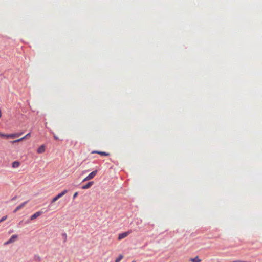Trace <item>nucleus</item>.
<instances>
[{
    "label": "nucleus",
    "instance_id": "2eb2a0df",
    "mask_svg": "<svg viewBox=\"0 0 262 262\" xmlns=\"http://www.w3.org/2000/svg\"><path fill=\"white\" fill-rule=\"evenodd\" d=\"M26 138V137L24 136V137H22V138H21L20 139H18L16 140L13 141H12V142L13 143H16V142H19L20 141H21L24 140Z\"/></svg>",
    "mask_w": 262,
    "mask_h": 262
},
{
    "label": "nucleus",
    "instance_id": "6ab92c4d",
    "mask_svg": "<svg viewBox=\"0 0 262 262\" xmlns=\"http://www.w3.org/2000/svg\"><path fill=\"white\" fill-rule=\"evenodd\" d=\"M23 134V133H15L14 135H15V138L16 137H18L19 136H20L21 134Z\"/></svg>",
    "mask_w": 262,
    "mask_h": 262
},
{
    "label": "nucleus",
    "instance_id": "b1692460",
    "mask_svg": "<svg viewBox=\"0 0 262 262\" xmlns=\"http://www.w3.org/2000/svg\"><path fill=\"white\" fill-rule=\"evenodd\" d=\"M2 117V112L1 110H0V118Z\"/></svg>",
    "mask_w": 262,
    "mask_h": 262
},
{
    "label": "nucleus",
    "instance_id": "5701e85b",
    "mask_svg": "<svg viewBox=\"0 0 262 262\" xmlns=\"http://www.w3.org/2000/svg\"><path fill=\"white\" fill-rule=\"evenodd\" d=\"M54 138L55 140H58V137L55 135H54Z\"/></svg>",
    "mask_w": 262,
    "mask_h": 262
},
{
    "label": "nucleus",
    "instance_id": "39448f33",
    "mask_svg": "<svg viewBox=\"0 0 262 262\" xmlns=\"http://www.w3.org/2000/svg\"><path fill=\"white\" fill-rule=\"evenodd\" d=\"M27 203V201L24 202L19 205H18L13 211L14 213H16L17 211L23 208Z\"/></svg>",
    "mask_w": 262,
    "mask_h": 262
},
{
    "label": "nucleus",
    "instance_id": "aec40b11",
    "mask_svg": "<svg viewBox=\"0 0 262 262\" xmlns=\"http://www.w3.org/2000/svg\"><path fill=\"white\" fill-rule=\"evenodd\" d=\"M78 194V193L77 192H76L74 194V195H73V199H74L75 198H76V197L77 196Z\"/></svg>",
    "mask_w": 262,
    "mask_h": 262
},
{
    "label": "nucleus",
    "instance_id": "4468645a",
    "mask_svg": "<svg viewBox=\"0 0 262 262\" xmlns=\"http://www.w3.org/2000/svg\"><path fill=\"white\" fill-rule=\"evenodd\" d=\"M26 138V137L24 136V137H22V138H21L20 139H18L16 140L13 141H12V142L13 143H16V142H19L20 141H21L24 140Z\"/></svg>",
    "mask_w": 262,
    "mask_h": 262
},
{
    "label": "nucleus",
    "instance_id": "393cba45",
    "mask_svg": "<svg viewBox=\"0 0 262 262\" xmlns=\"http://www.w3.org/2000/svg\"><path fill=\"white\" fill-rule=\"evenodd\" d=\"M132 262H135L134 261H132Z\"/></svg>",
    "mask_w": 262,
    "mask_h": 262
},
{
    "label": "nucleus",
    "instance_id": "7ed1b4c3",
    "mask_svg": "<svg viewBox=\"0 0 262 262\" xmlns=\"http://www.w3.org/2000/svg\"><path fill=\"white\" fill-rule=\"evenodd\" d=\"M132 232V230H128L127 232H125L123 233H122L121 234H119L118 235V240L120 241L126 237H127L128 235H129Z\"/></svg>",
    "mask_w": 262,
    "mask_h": 262
},
{
    "label": "nucleus",
    "instance_id": "9d476101",
    "mask_svg": "<svg viewBox=\"0 0 262 262\" xmlns=\"http://www.w3.org/2000/svg\"><path fill=\"white\" fill-rule=\"evenodd\" d=\"M190 261L191 262H201V259L199 258V256H196L194 258H190Z\"/></svg>",
    "mask_w": 262,
    "mask_h": 262
},
{
    "label": "nucleus",
    "instance_id": "f3484780",
    "mask_svg": "<svg viewBox=\"0 0 262 262\" xmlns=\"http://www.w3.org/2000/svg\"><path fill=\"white\" fill-rule=\"evenodd\" d=\"M6 137L7 138H10L12 139L15 138L14 134H6Z\"/></svg>",
    "mask_w": 262,
    "mask_h": 262
},
{
    "label": "nucleus",
    "instance_id": "ddd939ff",
    "mask_svg": "<svg viewBox=\"0 0 262 262\" xmlns=\"http://www.w3.org/2000/svg\"><path fill=\"white\" fill-rule=\"evenodd\" d=\"M26 138V137L24 136V137H22V138H21L20 139H18L16 140L13 141H12V142L13 143H16V142H19L20 141H21L24 140Z\"/></svg>",
    "mask_w": 262,
    "mask_h": 262
},
{
    "label": "nucleus",
    "instance_id": "412c9836",
    "mask_svg": "<svg viewBox=\"0 0 262 262\" xmlns=\"http://www.w3.org/2000/svg\"><path fill=\"white\" fill-rule=\"evenodd\" d=\"M6 134L0 133V137H6Z\"/></svg>",
    "mask_w": 262,
    "mask_h": 262
},
{
    "label": "nucleus",
    "instance_id": "0eeeda50",
    "mask_svg": "<svg viewBox=\"0 0 262 262\" xmlns=\"http://www.w3.org/2000/svg\"><path fill=\"white\" fill-rule=\"evenodd\" d=\"M91 154H98L103 156H108L110 155V153L105 151H92Z\"/></svg>",
    "mask_w": 262,
    "mask_h": 262
},
{
    "label": "nucleus",
    "instance_id": "f03ea898",
    "mask_svg": "<svg viewBox=\"0 0 262 262\" xmlns=\"http://www.w3.org/2000/svg\"><path fill=\"white\" fill-rule=\"evenodd\" d=\"M97 170H95L92 171L91 173H90L87 177H86L83 180V182L89 181L93 178H94V177L97 174Z\"/></svg>",
    "mask_w": 262,
    "mask_h": 262
},
{
    "label": "nucleus",
    "instance_id": "4be33fe9",
    "mask_svg": "<svg viewBox=\"0 0 262 262\" xmlns=\"http://www.w3.org/2000/svg\"><path fill=\"white\" fill-rule=\"evenodd\" d=\"M30 135H31L30 133H28L27 134H26V135L25 136V137H26V138H28V137H30Z\"/></svg>",
    "mask_w": 262,
    "mask_h": 262
},
{
    "label": "nucleus",
    "instance_id": "a211bd4d",
    "mask_svg": "<svg viewBox=\"0 0 262 262\" xmlns=\"http://www.w3.org/2000/svg\"><path fill=\"white\" fill-rule=\"evenodd\" d=\"M7 215H5V216L2 217L1 218V219H0V223L5 221L7 219Z\"/></svg>",
    "mask_w": 262,
    "mask_h": 262
},
{
    "label": "nucleus",
    "instance_id": "6e6552de",
    "mask_svg": "<svg viewBox=\"0 0 262 262\" xmlns=\"http://www.w3.org/2000/svg\"><path fill=\"white\" fill-rule=\"evenodd\" d=\"M93 184H94V182L93 181L89 182L86 185L82 186V188L83 189H87L90 188L93 185Z\"/></svg>",
    "mask_w": 262,
    "mask_h": 262
},
{
    "label": "nucleus",
    "instance_id": "423d86ee",
    "mask_svg": "<svg viewBox=\"0 0 262 262\" xmlns=\"http://www.w3.org/2000/svg\"><path fill=\"white\" fill-rule=\"evenodd\" d=\"M42 214V212H41V211L36 212L34 214H33L31 216L30 220H33L36 219L37 217H38V216H39L40 215H41Z\"/></svg>",
    "mask_w": 262,
    "mask_h": 262
},
{
    "label": "nucleus",
    "instance_id": "1a4fd4ad",
    "mask_svg": "<svg viewBox=\"0 0 262 262\" xmlns=\"http://www.w3.org/2000/svg\"><path fill=\"white\" fill-rule=\"evenodd\" d=\"M37 152L38 154H42L45 151V146L43 145H41L38 149H37Z\"/></svg>",
    "mask_w": 262,
    "mask_h": 262
},
{
    "label": "nucleus",
    "instance_id": "9b49d317",
    "mask_svg": "<svg viewBox=\"0 0 262 262\" xmlns=\"http://www.w3.org/2000/svg\"><path fill=\"white\" fill-rule=\"evenodd\" d=\"M13 168H18L20 166V163L18 161H14L12 164Z\"/></svg>",
    "mask_w": 262,
    "mask_h": 262
},
{
    "label": "nucleus",
    "instance_id": "20e7f679",
    "mask_svg": "<svg viewBox=\"0 0 262 262\" xmlns=\"http://www.w3.org/2000/svg\"><path fill=\"white\" fill-rule=\"evenodd\" d=\"M17 235H13L11 237V238L5 243V244L7 245V244L13 243L15 241V240L17 239Z\"/></svg>",
    "mask_w": 262,
    "mask_h": 262
},
{
    "label": "nucleus",
    "instance_id": "f8f14e48",
    "mask_svg": "<svg viewBox=\"0 0 262 262\" xmlns=\"http://www.w3.org/2000/svg\"><path fill=\"white\" fill-rule=\"evenodd\" d=\"M26 138V137L24 136V137H22V138H21L20 139H18L16 140L13 141H12V142L13 143H16V142H19L20 141H21L24 140Z\"/></svg>",
    "mask_w": 262,
    "mask_h": 262
},
{
    "label": "nucleus",
    "instance_id": "f257e3e1",
    "mask_svg": "<svg viewBox=\"0 0 262 262\" xmlns=\"http://www.w3.org/2000/svg\"><path fill=\"white\" fill-rule=\"evenodd\" d=\"M68 192L67 190H64L61 192L58 193L56 196L53 198L51 201V203H53L57 201L59 198H61L64 194H66Z\"/></svg>",
    "mask_w": 262,
    "mask_h": 262
},
{
    "label": "nucleus",
    "instance_id": "dca6fc26",
    "mask_svg": "<svg viewBox=\"0 0 262 262\" xmlns=\"http://www.w3.org/2000/svg\"><path fill=\"white\" fill-rule=\"evenodd\" d=\"M123 258L122 255H120L115 260V262H120Z\"/></svg>",
    "mask_w": 262,
    "mask_h": 262
}]
</instances>
